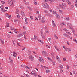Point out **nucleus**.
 <instances>
[{
  "instance_id": "nucleus-1",
  "label": "nucleus",
  "mask_w": 77,
  "mask_h": 77,
  "mask_svg": "<svg viewBox=\"0 0 77 77\" xmlns=\"http://www.w3.org/2000/svg\"><path fill=\"white\" fill-rule=\"evenodd\" d=\"M42 5H43V7L46 9H49L50 7L49 5L47 3H42Z\"/></svg>"
},
{
  "instance_id": "nucleus-2",
  "label": "nucleus",
  "mask_w": 77,
  "mask_h": 77,
  "mask_svg": "<svg viewBox=\"0 0 77 77\" xmlns=\"http://www.w3.org/2000/svg\"><path fill=\"white\" fill-rule=\"evenodd\" d=\"M8 3L9 5H10V6H14V4H13V2H12V4L11 2V1H10V0H8Z\"/></svg>"
},
{
  "instance_id": "nucleus-3",
  "label": "nucleus",
  "mask_w": 77,
  "mask_h": 77,
  "mask_svg": "<svg viewBox=\"0 0 77 77\" xmlns=\"http://www.w3.org/2000/svg\"><path fill=\"white\" fill-rule=\"evenodd\" d=\"M43 55L44 56V57H46L47 56V54L46 53V52L45 51H43L42 52Z\"/></svg>"
},
{
  "instance_id": "nucleus-4",
  "label": "nucleus",
  "mask_w": 77,
  "mask_h": 77,
  "mask_svg": "<svg viewBox=\"0 0 77 77\" xmlns=\"http://www.w3.org/2000/svg\"><path fill=\"white\" fill-rule=\"evenodd\" d=\"M56 59L59 62H61V61H60V58L58 57V56L57 55L56 56Z\"/></svg>"
},
{
  "instance_id": "nucleus-5",
  "label": "nucleus",
  "mask_w": 77,
  "mask_h": 77,
  "mask_svg": "<svg viewBox=\"0 0 77 77\" xmlns=\"http://www.w3.org/2000/svg\"><path fill=\"white\" fill-rule=\"evenodd\" d=\"M32 71L34 74L33 75H35V77L37 76V74L36 73V72L35 71V70H33Z\"/></svg>"
},
{
  "instance_id": "nucleus-6",
  "label": "nucleus",
  "mask_w": 77,
  "mask_h": 77,
  "mask_svg": "<svg viewBox=\"0 0 77 77\" xmlns=\"http://www.w3.org/2000/svg\"><path fill=\"white\" fill-rule=\"evenodd\" d=\"M67 25L68 26H69V29H72V28H71V27L72 26V25H71V24L69 23H67Z\"/></svg>"
},
{
  "instance_id": "nucleus-7",
  "label": "nucleus",
  "mask_w": 77,
  "mask_h": 77,
  "mask_svg": "<svg viewBox=\"0 0 77 77\" xmlns=\"http://www.w3.org/2000/svg\"><path fill=\"white\" fill-rule=\"evenodd\" d=\"M39 60L40 62H42L43 63H44V60H43V59L42 58L40 57L39 58Z\"/></svg>"
},
{
  "instance_id": "nucleus-8",
  "label": "nucleus",
  "mask_w": 77,
  "mask_h": 77,
  "mask_svg": "<svg viewBox=\"0 0 77 77\" xmlns=\"http://www.w3.org/2000/svg\"><path fill=\"white\" fill-rule=\"evenodd\" d=\"M29 58L31 61H33V60H34V57H33L32 56H30Z\"/></svg>"
},
{
  "instance_id": "nucleus-9",
  "label": "nucleus",
  "mask_w": 77,
  "mask_h": 77,
  "mask_svg": "<svg viewBox=\"0 0 77 77\" xmlns=\"http://www.w3.org/2000/svg\"><path fill=\"white\" fill-rule=\"evenodd\" d=\"M0 41L2 44H5V41L4 40V39H0Z\"/></svg>"
},
{
  "instance_id": "nucleus-10",
  "label": "nucleus",
  "mask_w": 77,
  "mask_h": 77,
  "mask_svg": "<svg viewBox=\"0 0 77 77\" xmlns=\"http://www.w3.org/2000/svg\"><path fill=\"white\" fill-rule=\"evenodd\" d=\"M45 16H49L50 17H51V15H52V14H51L50 13H48L47 14H45Z\"/></svg>"
},
{
  "instance_id": "nucleus-11",
  "label": "nucleus",
  "mask_w": 77,
  "mask_h": 77,
  "mask_svg": "<svg viewBox=\"0 0 77 77\" xmlns=\"http://www.w3.org/2000/svg\"><path fill=\"white\" fill-rule=\"evenodd\" d=\"M23 36V33H21L20 34H19L17 35V38L20 37V36Z\"/></svg>"
},
{
  "instance_id": "nucleus-12",
  "label": "nucleus",
  "mask_w": 77,
  "mask_h": 77,
  "mask_svg": "<svg viewBox=\"0 0 77 77\" xmlns=\"http://www.w3.org/2000/svg\"><path fill=\"white\" fill-rule=\"evenodd\" d=\"M41 22L42 23H45V19H44V17H42V19L41 20Z\"/></svg>"
},
{
  "instance_id": "nucleus-13",
  "label": "nucleus",
  "mask_w": 77,
  "mask_h": 77,
  "mask_svg": "<svg viewBox=\"0 0 77 77\" xmlns=\"http://www.w3.org/2000/svg\"><path fill=\"white\" fill-rule=\"evenodd\" d=\"M56 18H57V19H59L60 18V17L58 14H56Z\"/></svg>"
},
{
  "instance_id": "nucleus-14",
  "label": "nucleus",
  "mask_w": 77,
  "mask_h": 77,
  "mask_svg": "<svg viewBox=\"0 0 77 77\" xmlns=\"http://www.w3.org/2000/svg\"><path fill=\"white\" fill-rule=\"evenodd\" d=\"M40 35L42 37V38L43 39H45V36L44 35L43 33H41Z\"/></svg>"
},
{
  "instance_id": "nucleus-15",
  "label": "nucleus",
  "mask_w": 77,
  "mask_h": 77,
  "mask_svg": "<svg viewBox=\"0 0 77 77\" xmlns=\"http://www.w3.org/2000/svg\"><path fill=\"white\" fill-rule=\"evenodd\" d=\"M52 23H53V26L54 27H56V24H55V23H54V21L53 20L52 21Z\"/></svg>"
},
{
  "instance_id": "nucleus-16",
  "label": "nucleus",
  "mask_w": 77,
  "mask_h": 77,
  "mask_svg": "<svg viewBox=\"0 0 77 77\" xmlns=\"http://www.w3.org/2000/svg\"><path fill=\"white\" fill-rule=\"evenodd\" d=\"M21 14L23 17H25V14L24 12H21Z\"/></svg>"
},
{
  "instance_id": "nucleus-17",
  "label": "nucleus",
  "mask_w": 77,
  "mask_h": 77,
  "mask_svg": "<svg viewBox=\"0 0 77 77\" xmlns=\"http://www.w3.org/2000/svg\"><path fill=\"white\" fill-rule=\"evenodd\" d=\"M25 20L26 22L25 24H27L28 23V22H27V18L26 17L25 18Z\"/></svg>"
},
{
  "instance_id": "nucleus-18",
  "label": "nucleus",
  "mask_w": 77,
  "mask_h": 77,
  "mask_svg": "<svg viewBox=\"0 0 77 77\" xmlns=\"http://www.w3.org/2000/svg\"><path fill=\"white\" fill-rule=\"evenodd\" d=\"M45 32L46 33H50V32L48 31V30L47 29H45Z\"/></svg>"
},
{
  "instance_id": "nucleus-19",
  "label": "nucleus",
  "mask_w": 77,
  "mask_h": 77,
  "mask_svg": "<svg viewBox=\"0 0 77 77\" xmlns=\"http://www.w3.org/2000/svg\"><path fill=\"white\" fill-rule=\"evenodd\" d=\"M9 23H6V26H7V27H9Z\"/></svg>"
},
{
  "instance_id": "nucleus-20",
  "label": "nucleus",
  "mask_w": 77,
  "mask_h": 77,
  "mask_svg": "<svg viewBox=\"0 0 77 77\" xmlns=\"http://www.w3.org/2000/svg\"><path fill=\"white\" fill-rule=\"evenodd\" d=\"M9 60H10V62H13V60L12 59H11V58L10 57H9Z\"/></svg>"
},
{
  "instance_id": "nucleus-21",
  "label": "nucleus",
  "mask_w": 77,
  "mask_h": 77,
  "mask_svg": "<svg viewBox=\"0 0 77 77\" xmlns=\"http://www.w3.org/2000/svg\"><path fill=\"white\" fill-rule=\"evenodd\" d=\"M32 53H31V51H28V54L29 55H31V54Z\"/></svg>"
},
{
  "instance_id": "nucleus-22",
  "label": "nucleus",
  "mask_w": 77,
  "mask_h": 77,
  "mask_svg": "<svg viewBox=\"0 0 77 77\" xmlns=\"http://www.w3.org/2000/svg\"><path fill=\"white\" fill-rule=\"evenodd\" d=\"M59 12L60 13V14H62V12H63V11L61 10H59Z\"/></svg>"
},
{
  "instance_id": "nucleus-23",
  "label": "nucleus",
  "mask_w": 77,
  "mask_h": 77,
  "mask_svg": "<svg viewBox=\"0 0 77 77\" xmlns=\"http://www.w3.org/2000/svg\"><path fill=\"white\" fill-rule=\"evenodd\" d=\"M59 67L60 68H62L63 67V66L62 65H59Z\"/></svg>"
},
{
  "instance_id": "nucleus-24",
  "label": "nucleus",
  "mask_w": 77,
  "mask_h": 77,
  "mask_svg": "<svg viewBox=\"0 0 77 77\" xmlns=\"http://www.w3.org/2000/svg\"><path fill=\"white\" fill-rule=\"evenodd\" d=\"M38 18L40 20H41V16L40 15H39Z\"/></svg>"
},
{
  "instance_id": "nucleus-25",
  "label": "nucleus",
  "mask_w": 77,
  "mask_h": 77,
  "mask_svg": "<svg viewBox=\"0 0 77 77\" xmlns=\"http://www.w3.org/2000/svg\"><path fill=\"white\" fill-rule=\"evenodd\" d=\"M46 73H49V72H50V70H47L46 71Z\"/></svg>"
},
{
  "instance_id": "nucleus-26",
  "label": "nucleus",
  "mask_w": 77,
  "mask_h": 77,
  "mask_svg": "<svg viewBox=\"0 0 77 77\" xmlns=\"http://www.w3.org/2000/svg\"><path fill=\"white\" fill-rule=\"evenodd\" d=\"M19 12V10H17V11L16 12V14H18Z\"/></svg>"
},
{
  "instance_id": "nucleus-27",
  "label": "nucleus",
  "mask_w": 77,
  "mask_h": 77,
  "mask_svg": "<svg viewBox=\"0 0 77 77\" xmlns=\"http://www.w3.org/2000/svg\"><path fill=\"white\" fill-rule=\"evenodd\" d=\"M54 36L57 39H58V37H57V36L56 35V34H54Z\"/></svg>"
},
{
  "instance_id": "nucleus-28",
  "label": "nucleus",
  "mask_w": 77,
  "mask_h": 77,
  "mask_svg": "<svg viewBox=\"0 0 77 77\" xmlns=\"http://www.w3.org/2000/svg\"><path fill=\"white\" fill-rule=\"evenodd\" d=\"M51 54L52 56H54V55H55V54L53 52L51 53Z\"/></svg>"
},
{
  "instance_id": "nucleus-29",
  "label": "nucleus",
  "mask_w": 77,
  "mask_h": 77,
  "mask_svg": "<svg viewBox=\"0 0 77 77\" xmlns=\"http://www.w3.org/2000/svg\"><path fill=\"white\" fill-rule=\"evenodd\" d=\"M28 9L30 10V11H32V8H30V7H28Z\"/></svg>"
},
{
  "instance_id": "nucleus-30",
  "label": "nucleus",
  "mask_w": 77,
  "mask_h": 77,
  "mask_svg": "<svg viewBox=\"0 0 77 77\" xmlns=\"http://www.w3.org/2000/svg\"><path fill=\"white\" fill-rule=\"evenodd\" d=\"M40 33H43V29H41Z\"/></svg>"
},
{
  "instance_id": "nucleus-31",
  "label": "nucleus",
  "mask_w": 77,
  "mask_h": 77,
  "mask_svg": "<svg viewBox=\"0 0 77 77\" xmlns=\"http://www.w3.org/2000/svg\"><path fill=\"white\" fill-rule=\"evenodd\" d=\"M36 38H37V36H36V35H34V39L36 40Z\"/></svg>"
},
{
  "instance_id": "nucleus-32",
  "label": "nucleus",
  "mask_w": 77,
  "mask_h": 77,
  "mask_svg": "<svg viewBox=\"0 0 77 77\" xmlns=\"http://www.w3.org/2000/svg\"><path fill=\"white\" fill-rule=\"evenodd\" d=\"M38 41H40V42L42 44H44V42H42V41L41 40H38Z\"/></svg>"
},
{
  "instance_id": "nucleus-33",
  "label": "nucleus",
  "mask_w": 77,
  "mask_h": 77,
  "mask_svg": "<svg viewBox=\"0 0 77 77\" xmlns=\"http://www.w3.org/2000/svg\"><path fill=\"white\" fill-rule=\"evenodd\" d=\"M67 49L68 50V51H71V49L69 48H67Z\"/></svg>"
},
{
  "instance_id": "nucleus-34",
  "label": "nucleus",
  "mask_w": 77,
  "mask_h": 77,
  "mask_svg": "<svg viewBox=\"0 0 77 77\" xmlns=\"http://www.w3.org/2000/svg\"><path fill=\"white\" fill-rule=\"evenodd\" d=\"M65 19H66V21H69V17H67V18H65Z\"/></svg>"
},
{
  "instance_id": "nucleus-35",
  "label": "nucleus",
  "mask_w": 77,
  "mask_h": 77,
  "mask_svg": "<svg viewBox=\"0 0 77 77\" xmlns=\"http://www.w3.org/2000/svg\"><path fill=\"white\" fill-rule=\"evenodd\" d=\"M14 32L15 33H18V31H17V30H14Z\"/></svg>"
},
{
  "instance_id": "nucleus-36",
  "label": "nucleus",
  "mask_w": 77,
  "mask_h": 77,
  "mask_svg": "<svg viewBox=\"0 0 77 77\" xmlns=\"http://www.w3.org/2000/svg\"><path fill=\"white\" fill-rule=\"evenodd\" d=\"M73 74H75V75H76V74H77V72H76L75 71H74L73 72Z\"/></svg>"
},
{
  "instance_id": "nucleus-37",
  "label": "nucleus",
  "mask_w": 77,
  "mask_h": 77,
  "mask_svg": "<svg viewBox=\"0 0 77 77\" xmlns=\"http://www.w3.org/2000/svg\"><path fill=\"white\" fill-rule=\"evenodd\" d=\"M61 26H63V25H65V23L64 22H62L61 24Z\"/></svg>"
},
{
  "instance_id": "nucleus-38",
  "label": "nucleus",
  "mask_w": 77,
  "mask_h": 77,
  "mask_svg": "<svg viewBox=\"0 0 77 77\" xmlns=\"http://www.w3.org/2000/svg\"><path fill=\"white\" fill-rule=\"evenodd\" d=\"M30 18L31 20H33V17L32 16H30Z\"/></svg>"
},
{
  "instance_id": "nucleus-39",
  "label": "nucleus",
  "mask_w": 77,
  "mask_h": 77,
  "mask_svg": "<svg viewBox=\"0 0 77 77\" xmlns=\"http://www.w3.org/2000/svg\"><path fill=\"white\" fill-rule=\"evenodd\" d=\"M34 3L35 5H38V3L37 2H34Z\"/></svg>"
},
{
  "instance_id": "nucleus-40",
  "label": "nucleus",
  "mask_w": 77,
  "mask_h": 77,
  "mask_svg": "<svg viewBox=\"0 0 77 77\" xmlns=\"http://www.w3.org/2000/svg\"><path fill=\"white\" fill-rule=\"evenodd\" d=\"M67 69H69V68L70 67L69 66H68V65H67Z\"/></svg>"
},
{
  "instance_id": "nucleus-41",
  "label": "nucleus",
  "mask_w": 77,
  "mask_h": 77,
  "mask_svg": "<svg viewBox=\"0 0 77 77\" xmlns=\"http://www.w3.org/2000/svg\"><path fill=\"white\" fill-rule=\"evenodd\" d=\"M68 3L69 5H71V3L70 2H68Z\"/></svg>"
},
{
  "instance_id": "nucleus-42",
  "label": "nucleus",
  "mask_w": 77,
  "mask_h": 77,
  "mask_svg": "<svg viewBox=\"0 0 77 77\" xmlns=\"http://www.w3.org/2000/svg\"><path fill=\"white\" fill-rule=\"evenodd\" d=\"M51 39V38H48V41H50V40Z\"/></svg>"
},
{
  "instance_id": "nucleus-43",
  "label": "nucleus",
  "mask_w": 77,
  "mask_h": 77,
  "mask_svg": "<svg viewBox=\"0 0 77 77\" xmlns=\"http://www.w3.org/2000/svg\"><path fill=\"white\" fill-rule=\"evenodd\" d=\"M24 29H25V30H26V29H27V28L26 27V26H23V27Z\"/></svg>"
},
{
  "instance_id": "nucleus-44",
  "label": "nucleus",
  "mask_w": 77,
  "mask_h": 77,
  "mask_svg": "<svg viewBox=\"0 0 77 77\" xmlns=\"http://www.w3.org/2000/svg\"><path fill=\"white\" fill-rule=\"evenodd\" d=\"M44 12H45V13H48V12H47V10H45L44 11Z\"/></svg>"
},
{
  "instance_id": "nucleus-45",
  "label": "nucleus",
  "mask_w": 77,
  "mask_h": 77,
  "mask_svg": "<svg viewBox=\"0 0 77 77\" xmlns=\"http://www.w3.org/2000/svg\"><path fill=\"white\" fill-rule=\"evenodd\" d=\"M25 68H27V69H30V68H29V67H28V66H25Z\"/></svg>"
},
{
  "instance_id": "nucleus-46",
  "label": "nucleus",
  "mask_w": 77,
  "mask_h": 77,
  "mask_svg": "<svg viewBox=\"0 0 77 77\" xmlns=\"http://www.w3.org/2000/svg\"><path fill=\"white\" fill-rule=\"evenodd\" d=\"M1 11H4V9H3V8H1Z\"/></svg>"
},
{
  "instance_id": "nucleus-47",
  "label": "nucleus",
  "mask_w": 77,
  "mask_h": 77,
  "mask_svg": "<svg viewBox=\"0 0 77 77\" xmlns=\"http://www.w3.org/2000/svg\"><path fill=\"white\" fill-rule=\"evenodd\" d=\"M21 66L22 67H23V68H24V67H25V65H23V64H22L21 65Z\"/></svg>"
},
{
  "instance_id": "nucleus-48",
  "label": "nucleus",
  "mask_w": 77,
  "mask_h": 77,
  "mask_svg": "<svg viewBox=\"0 0 77 77\" xmlns=\"http://www.w3.org/2000/svg\"><path fill=\"white\" fill-rule=\"evenodd\" d=\"M66 37H67V38H69V37H70V36H69V35H67L66 36Z\"/></svg>"
},
{
  "instance_id": "nucleus-49",
  "label": "nucleus",
  "mask_w": 77,
  "mask_h": 77,
  "mask_svg": "<svg viewBox=\"0 0 77 77\" xmlns=\"http://www.w3.org/2000/svg\"><path fill=\"white\" fill-rule=\"evenodd\" d=\"M48 0H44V2H48Z\"/></svg>"
},
{
  "instance_id": "nucleus-50",
  "label": "nucleus",
  "mask_w": 77,
  "mask_h": 77,
  "mask_svg": "<svg viewBox=\"0 0 77 77\" xmlns=\"http://www.w3.org/2000/svg\"><path fill=\"white\" fill-rule=\"evenodd\" d=\"M45 30H47V26H45L44 27Z\"/></svg>"
},
{
  "instance_id": "nucleus-51",
  "label": "nucleus",
  "mask_w": 77,
  "mask_h": 77,
  "mask_svg": "<svg viewBox=\"0 0 77 77\" xmlns=\"http://www.w3.org/2000/svg\"><path fill=\"white\" fill-rule=\"evenodd\" d=\"M7 36L8 38H10L11 37V36L10 35H9V34Z\"/></svg>"
},
{
  "instance_id": "nucleus-52",
  "label": "nucleus",
  "mask_w": 77,
  "mask_h": 77,
  "mask_svg": "<svg viewBox=\"0 0 77 77\" xmlns=\"http://www.w3.org/2000/svg\"><path fill=\"white\" fill-rule=\"evenodd\" d=\"M36 14H39V12L38 11H37L36 12Z\"/></svg>"
},
{
  "instance_id": "nucleus-53",
  "label": "nucleus",
  "mask_w": 77,
  "mask_h": 77,
  "mask_svg": "<svg viewBox=\"0 0 77 77\" xmlns=\"http://www.w3.org/2000/svg\"><path fill=\"white\" fill-rule=\"evenodd\" d=\"M46 47H47L48 48H50V47L48 45H46Z\"/></svg>"
},
{
  "instance_id": "nucleus-54",
  "label": "nucleus",
  "mask_w": 77,
  "mask_h": 77,
  "mask_svg": "<svg viewBox=\"0 0 77 77\" xmlns=\"http://www.w3.org/2000/svg\"><path fill=\"white\" fill-rule=\"evenodd\" d=\"M67 42V44L68 45H70L69 44V42H68V41Z\"/></svg>"
},
{
  "instance_id": "nucleus-55",
  "label": "nucleus",
  "mask_w": 77,
  "mask_h": 77,
  "mask_svg": "<svg viewBox=\"0 0 77 77\" xmlns=\"http://www.w3.org/2000/svg\"><path fill=\"white\" fill-rule=\"evenodd\" d=\"M4 8V7H3V5H1V7H0V8Z\"/></svg>"
},
{
  "instance_id": "nucleus-56",
  "label": "nucleus",
  "mask_w": 77,
  "mask_h": 77,
  "mask_svg": "<svg viewBox=\"0 0 77 77\" xmlns=\"http://www.w3.org/2000/svg\"><path fill=\"white\" fill-rule=\"evenodd\" d=\"M26 5H29V2H25Z\"/></svg>"
},
{
  "instance_id": "nucleus-57",
  "label": "nucleus",
  "mask_w": 77,
  "mask_h": 77,
  "mask_svg": "<svg viewBox=\"0 0 77 77\" xmlns=\"http://www.w3.org/2000/svg\"><path fill=\"white\" fill-rule=\"evenodd\" d=\"M68 34H69V35H72L71 34V33H70V32H68Z\"/></svg>"
},
{
  "instance_id": "nucleus-58",
  "label": "nucleus",
  "mask_w": 77,
  "mask_h": 77,
  "mask_svg": "<svg viewBox=\"0 0 77 77\" xmlns=\"http://www.w3.org/2000/svg\"><path fill=\"white\" fill-rule=\"evenodd\" d=\"M63 35L64 36H66H66H67L66 34V33L64 34Z\"/></svg>"
},
{
  "instance_id": "nucleus-59",
  "label": "nucleus",
  "mask_w": 77,
  "mask_h": 77,
  "mask_svg": "<svg viewBox=\"0 0 77 77\" xmlns=\"http://www.w3.org/2000/svg\"><path fill=\"white\" fill-rule=\"evenodd\" d=\"M1 2L2 3V4H4L5 3V2L4 1H1Z\"/></svg>"
},
{
  "instance_id": "nucleus-60",
  "label": "nucleus",
  "mask_w": 77,
  "mask_h": 77,
  "mask_svg": "<svg viewBox=\"0 0 77 77\" xmlns=\"http://www.w3.org/2000/svg\"><path fill=\"white\" fill-rule=\"evenodd\" d=\"M52 63L53 65H55V63H54V61H52Z\"/></svg>"
},
{
  "instance_id": "nucleus-61",
  "label": "nucleus",
  "mask_w": 77,
  "mask_h": 77,
  "mask_svg": "<svg viewBox=\"0 0 77 77\" xmlns=\"http://www.w3.org/2000/svg\"><path fill=\"white\" fill-rule=\"evenodd\" d=\"M75 4H77V0H75Z\"/></svg>"
},
{
  "instance_id": "nucleus-62",
  "label": "nucleus",
  "mask_w": 77,
  "mask_h": 77,
  "mask_svg": "<svg viewBox=\"0 0 77 77\" xmlns=\"http://www.w3.org/2000/svg\"><path fill=\"white\" fill-rule=\"evenodd\" d=\"M49 11H50V12H52V9H50L49 10Z\"/></svg>"
},
{
  "instance_id": "nucleus-63",
  "label": "nucleus",
  "mask_w": 77,
  "mask_h": 77,
  "mask_svg": "<svg viewBox=\"0 0 77 77\" xmlns=\"http://www.w3.org/2000/svg\"><path fill=\"white\" fill-rule=\"evenodd\" d=\"M63 6H64V7H66V4H64L63 5Z\"/></svg>"
},
{
  "instance_id": "nucleus-64",
  "label": "nucleus",
  "mask_w": 77,
  "mask_h": 77,
  "mask_svg": "<svg viewBox=\"0 0 77 77\" xmlns=\"http://www.w3.org/2000/svg\"><path fill=\"white\" fill-rule=\"evenodd\" d=\"M75 4V6H76L77 7V4Z\"/></svg>"
}]
</instances>
